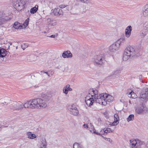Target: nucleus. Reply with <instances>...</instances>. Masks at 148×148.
<instances>
[{
  "instance_id": "nucleus-48",
  "label": "nucleus",
  "mask_w": 148,
  "mask_h": 148,
  "mask_svg": "<svg viewBox=\"0 0 148 148\" xmlns=\"http://www.w3.org/2000/svg\"><path fill=\"white\" fill-rule=\"evenodd\" d=\"M83 127H84L85 128H88V125H86L85 124H84V125H83Z\"/></svg>"
},
{
  "instance_id": "nucleus-19",
  "label": "nucleus",
  "mask_w": 148,
  "mask_h": 148,
  "mask_svg": "<svg viewBox=\"0 0 148 148\" xmlns=\"http://www.w3.org/2000/svg\"><path fill=\"white\" fill-rule=\"evenodd\" d=\"M136 142L135 148H141L142 145L145 144L144 142L141 141L139 139L136 140Z\"/></svg>"
},
{
  "instance_id": "nucleus-47",
  "label": "nucleus",
  "mask_w": 148,
  "mask_h": 148,
  "mask_svg": "<svg viewBox=\"0 0 148 148\" xmlns=\"http://www.w3.org/2000/svg\"><path fill=\"white\" fill-rule=\"evenodd\" d=\"M49 73H50V75H51V77L52 75L54 73V72L52 71H49Z\"/></svg>"
},
{
  "instance_id": "nucleus-11",
  "label": "nucleus",
  "mask_w": 148,
  "mask_h": 148,
  "mask_svg": "<svg viewBox=\"0 0 148 148\" xmlns=\"http://www.w3.org/2000/svg\"><path fill=\"white\" fill-rule=\"evenodd\" d=\"M140 97L144 99H148V88L143 89L140 94Z\"/></svg>"
},
{
  "instance_id": "nucleus-23",
  "label": "nucleus",
  "mask_w": 148,
  "mask_h": 148,
  "mask_svg": "<svg viewBox=\"0 0 148 148\" xmlns=\"http://www.w3.org/2000/svg\"><path fill=\"white\" fill-rule=\"evenodd\" d=\"M40 103V107L39 109L41 108H45L47 107V104L45 101H44L42 99H41V100Z\"/></svg>"
},
{
  "instance_id": "nucleus-35",
  "label": "nucleus",
  "mask_w": 148,
  "mask_h": 148,
  "mask_svg": "<svg viewBox=\"0 0 148 148\" xmlns=\"http://www.w3.org/2000/svg\"><path fill=\"white\" fill-rule=\"evenodd\" d=\"M144 27V30L147 31V32H148V22H146L145 23Z\"/></svg>"
},
{
  "instance_id": "nucleus-33",
  "label": "nucleus",
  "mask_w": 148,
  "mask_h": 148,
  "mask_svg": "<svg viewBox=\"0 0 148 148\" xmlns=\"http://www.w3.org/2000/svg\"><path fill=\"white\" fill-rule=\"evenodd\" d=\"M134 119V115L133 114H130L127 119V121L129 122L132 121Z\"/></svg>"
},
{
  "instance_id": "nucleus-24",
  "label": "nucleus",
  "mask_w": 148,
  "mask_h": 148,
  "mask_svg": "<svg viewBox=\"0 0 148 148\" xmlns=\"http://www.w3.org/2000/svg\"><path fill=\"white\" fill-rule=\"evenodd\" d=\"M125 41V39L124 38H120L117 40L116 42L120 47V46L123 44L124 43Z\"/></svg>"
},
{
  "instance_id": "nucleus-40",
  "label": "nucleus",
  "mask_w": 148,
  "mask_h": 148,
  "mask_svg": "<svg viewBox=\"0 0 148 148\" xmlns=\"http://www.w3.org/2000/svg\"><path fill=\"white\" fill-rule=\"evenodd\" d=\"M91 127H89V130L91 132H93V131H95V129L94 127L93 126H92L91 125Z\"/></svg>"
},
{
  "instance_id": "nucleus-6",
  "label": "nucleus",
  "mask_w": 148,
  "mask_h": 148,
  "mask_svg": "<svg viewBox=\"0 0 148 148\" xmlns=\"http://www.w3.org/2000/svg\"><path fill=\"white\" fill-rule=\"evenodd\" d=\"M25 2L24 0H16L13 2L14 7L18 11L21 10L25 6Z\"/></svg>"
},
{
  "instance_id": "nucleus-2",
  "label": "nucleus",
  "mask_w": 148,
  "mask_h": 148,
  "mask_svg": "<svg viewBox=\"0 0 148 148\" xmlns=\"http://www.w3.org/2000/svg\"><path fill=\"white\" fill-rule=\"evenodd\" d=\"M99 100H97L98 103L103 105H106L107 103V101L110 102L113 100L114 98L111 95H108L106 93H102L99 94L98 96Z\"/></svg>"
},
{
  "instance_id": "nucleus-45",
  "label": "nucleus",
  "mask_w": 148,
  "mask_h": 148,
  "mask_svg": "<svg viewBox=\"0 0 148 148\" xmlns=\"http://www.w3.org/2000/svg\"><path fill=\"white\" fill-rule=\"evenodd\" d=\"M106 140L110 143H111L112 141V140L110 138H106Z\"/></svg>"
},
{
  "instance_id": "nucleus-32",
  "label": "nucleus",
  "mask_w": 148,
  "mask_h": 148,
  "mask_svg": "<svg viewBox=\"0 0 148 148\" xmlns=\"http://www.w3.org/2000/svg\"><path fill=\"white\" fill-rule=\"evenodd\" d=\"M114 120L117 122H119V116L117 113L115 114L114 115Z\"/></svg>"
},
{
  "instance_id": "nucleus-43",
  "label": "nucleus",
  "mask_w": 148,
  "mask_h": 148,
  "mask_svg": "<svg viewBox=\"0 0 148 148\" xmlns=\"http://www.w3.org/2000/svg\"><path fill=\"white\" fill-rule=\"evenodd\" d=\"M66 6L64 5L61 4V5H60L59 7L60 8H65Z\"/></svg>"
},
{
  "instance_id": "nucleus-15",
  "label": "nucleus",
  "mask_w": 148,
  "mask_h": 148,
  "mask_svg": "<svg viewBox=\"0 0 148 148\" xmlns=\"http://www.w3.org/2000/svg\"><path fill=\"white\" fill-rule=\"evenodd\" d=\"M53 13L55 15L57 16H59L63 14L62 10L58 8H55L53 10Z\"/></svg>"
},
{
  "instance_id": "nucleus-34",
  "label": "nucleus",
  "mask_w": 148,
  "mask_h": 148,
  "mask_svg": "<svg viewBox=\"0 0 148 148\" xmlns=\"http://www.w3.org/2000/svg\"><path fill=\"white\" fill-rule=\"evenodd\" d=\"M73 148H82V147L77 143H75L73 145Z\"/></svg>"
},
{
  "instance_id": "nucleus-17",
  "label": "nucleus",
  "mask_w": 148,
  "mask_h": 148,
  "mask_svg": "<svg viewBox=\"0 0 148 148\" xmlns=\"http://www.w3.org/2000/svg\"><path fill=\"white\" fill-rule=\"evenodd\" d=\"M132 30V27L131 26L127 27L125 29V35L127 37H129L131 35V32Z\"/></svg>"
},
{
  "instance_id": "nucleus-50",
  "label": "nucleus",
  "mask_w": 148,
  "mask_h": 148,
  "mask_svg": "<svg viewBox=\"0 0 148 148\" xmlns=\"http://www.w3.org/2000/svg\"><path fill=\"white\" fill-rule=\"evenodd\" d=\"M108 123H109V125H110V126H113V125L112 124V122H108Z\"/></svg>"
},
{
  "instance_id": "nucleus-10",
  "label": "nucleus",
  "mask_w": 148,
  "mask_h": 148,
  "mask_svg": "<svg viewBox=\"0 0 148 148\" xmlns=\"http://www.w3.org/2000/svg\"><path fill=\"white\" fill-rule=\"evenodd\" d=\"M70 113L74 115H77L78 114V111L74 106H71L68 108Z\"/></svg>"
},
{
  "instance_id": "nucleus-14",
  "label": "nucleus",
  "mask_w": 148,
  "mask_h": 148,
  "mask_svg": "<svg viewBox=\"0 0 148 148\" xmlns=\"http://www.w3.org/2000/svg\"><path fill=\"white\" fill-rule=\"evenodd\" d=\"M62 56L64 58H70L73 57V55L70 51L67 50L64 51L62 53Z\"/></svg>"
},
{
  "instance_id": "nucleus-51",
  "label": "nucleus",
  "mask_w": 148,
  "mask_h": 148,
  "mask_svg": "<svg viewBox=\"0 0 148 148\" xmlns=\"http://www.w3.org/2000/svg\"><path fill=\"white\" fill-rule=\"evenodd\" d=\"M38 85H37V86L36 85H35V86H34V88H36L38 87Z\"/></svg>"
},
{
  "instance_id": "nucleus-27",
  "label": "nucleus",
  "mask_w": 148,
  "mask_h": 148,
  "mask_svg": "<svg viewBox=\"0 0 148 148\" xmlns=\"http://www.w3.org/2000/svg\"><path fill=\"white\" fill-rule=\"evenodd\" d=\"M27 137L31 139H33L36 137V135L34 134H32L31 132H28L27 133Z\"/></svg>"
},
{
  "instance_id": "nucleus-30",
  "label": "nucleus",
  "mask_w": 148,
  "mask_h": 148,
  "mask_svg": "<svg viewBox=\"0 0 148 148\" xmlns=\"http://www.w3.org/2000/svg\"><path fill=\"white\" fill-rule=\"evenodd\" d=\"M38 6L37 5H36L34 7L32 8L30 10V12L32 14H34L36 13L38 10Z\"/></svg>"
},
{
  "instance_id": "nucleus-8",
  "label": "nucleus",
  "mask_w": 148,
  "mask_h": 148,
  "mask_svg": "<svg viewBox=\"0 0 148 148\" xmlns=\"http://www.w3.org/2000/svg\"><path fill=\"white\" fill-rule=\"evenodd\" d=\"M120 47L115 42L110 46L109 50L111 53H114L116 51L118 50Z\"/></svg>"
},
{
  "instance_id": "nucleus-18",
  "label": "nucleus",
  "mask_w": 148,
  "mask_h": 148,
  "mask_svg": "<svg viewBox=\"0 0 148 148\" xmlns=\"http://www.w3.org/2000/svg\"><path fill=\"white\" fill-rule=\"evenodd\" d=\"M143 14L144 16L148 15V3L144 6L143 9Z\"/></svg>"
},
{
  "instance_id": "nucleus-52",
  "label": "nucleus",
  "mask_w": 148,
  "mask_h": 148,
  "mask_svg": "<svg viewBox=\"0 0 148 148\" xmlns=\"http://www.w3.org/2000/svg\"><path fill=\"white\" fill-rule=\"evenodd\" d=\"M129 102H130V101H129Z\"/></svg>"
},
{
  "instance_id": "nucleus-28",
  "label": "nucleus",
  "mask_w": 148,
  "mask_h": 148,
  "mask_svg": "<svg viewBox=\"0 0 148 148\" xmlns=\"http://www.w3.org/2000/svg\"><path fill=\"white\" fill-rule=\"evenodd\" d=\"M130 146L131 148H135L136 147V140H130Z\"/></svg>"
},
{
  "instance_id": "nucleus-26",
  "label": "nucleus",
  "mask_w": 148,
  "mask_h": 148,
  "mask_svg": "<svg viewBox=\"0 0 148 148\" xmlns=\"http://www.w3.org/2000/svg\"><path fill=\"white\" fill-rule=\"evenodd\" d=\"M7 51L4 49H0V57H3L7 54Z\"/></svg>"
},
{
  "instance_id": "nucleus-44",
  "label": "nucleus",
  "mask_w": 148,
  "mask_h": 148,
  "mask_svg": "<svg viewBox=\"0 0 148 148\" xmlns=\"http://www.w3.org/2000/svg\"><path fill=\"white\" fill-rule=\"evenodd\" d=\"M120 73V71H119L116 70L114 72L113 74L116 75L117 74H119Z\"/></svg>"
},
{
  "instance_id": "nucleus-36",
  "label": "nucleus",
  "mask_w": 148,
  "mask_h": 148,
  "mask_svg": "<svg viewBox=\"0 0 148 148\" xmlns=\"http://www.w3.org/2000/svg\"><path fill=\"white\" fill-rule=\"evenodd\" d=\"M148 33V32H147V31L144 30V29L143 32L140 34V35L142 37H144Z\"/></svg>"
},
{
  "instance_id": "nucleus-16",
  "label": "nucleus",
  "mask_w": 148,
  "mask_h": 148,
  "mask_svg": "<svg viewBox=\"0 0 148 148\" xmlns=\"http://www.w3.org/2000/svg\"><path fill=\"white\" fill-rule=\"evenodd\" d=\"M47 23L49 27H51L56 25V21L53 18H49L47 19Z\"/></svg>"
},
{
  "instance_id": "nucleus-20",
  "label": "nucleus",
  "mask_w": 148,
  "mask_h": 148,
  "mask_svg": "<svg viewBox=\"0 0 148 148\" xmlns=\"http://www.w3.org/2000/svg\"><path fill=\"white\" fill-rule=\"evenodd\" d=\"M6 19L4 18V15L3 13L0 11V25L3 24Z\"/></svg>"
},
{
  "instance_id": "nucleus-9",
  "label": "nucleus",
  "mask_w": 148,
  "mask_h": 148,
  "mask_svg": "<svg viewBox=\"0 0 148 148\" xmlns=\"http://www.w3.org/2000/svg\"><path fill=\"white\" fill-rule=\"evenodd\" d=\"M32 100H31L27 101L24 104L22 103V107L23 110L24 108H29L34 109V107L32 105Z\"/></svg>"
},
{
  "instance_id": "nucleus-39",
  "label": "nucleus",
  "mask_w": 148,
  "mask_h": 148,
  "mask_svg": "<svg viewBox=\"0 0 148 148\" xmlns=\"http://www.w3.org/2000/svg\"><path fill=\"white\" fill-rule=\"evenodd\" d=\"M28 46V44L27 43L23 44L21 45V47L23 50H24L26 47H27Z\"/></svg>"
},
{
  "instance_id": "nucleus-29",
  "label": "nucleus",
  "mask_w": 148,
  "mask_h": 148,
  "mask_svg": "<svg viewBox=\"0 0 148 148\" xmlns=\"http://www.w3.org/2000/svg\"><path fill=\"white\" fill-rule=\"evenodd\" d=\"M128 96L129 97L134 99L135 98L137 97L136 95L132 91L128 94Z\"/></svg>"
},
{
  "instance_id": "nucleus-13",
  "label": "nucleus",
  "mask_w": 148,
  "mask_h": 148,
  "mask_svg": "<svg viewBox=\"0 0 148 148\" xmlns=\"http://www.w3.org/2000/svg\"><path fill=\"white\" fill-rule=\"evenodd\" d=\"M32 104L34 107V108H39L40 107V103L41 100V99L38 98L34 99L32 100Z\"/></svg>"
},
{
  "instance_id": "nucleus-22",
  "label": "nucleus",
  "mask_w": 148,
  "mask_h": 148,
  "mask_svg": "<svg viewBox=\"0 0 148 148\" xmlns=\"http://www.w3.org/2000/svg\"><path fill=\"white\" fill-rule=\"evenodd\" d=\"M72 90V88H71L70 87V85L68 84L64 87L63 89V91L64 93H65L66 94H67L69 91H71Z\"/></svg>"
},
{
  "instance_id": "nucleus-4",
  "label": "nucleus",
  "mask_w": 148,
  "mask_h": 148,
  "mask_svg": "<svg viewBox=\"0 0 148 148\" xmlns=\"http://www.w3.org/2000/svg\"><path fill=\"white\" fill-rule=\"evenodd\" d=\"M136 113L139 115H143L148 112V109L143 103L140 104L135 107Z\"/></svg>"
},
{
  "instance_id": "nucleus-21",
  "label": "nucleus",
  "mask_w": 148,
  "mask_h": 148,
  "mask_svg": "<svg viewBox=\"0 0 148 148\" xmlns=\"http://www.w3.org/2000/svg\"><path fill=\"white\" fill-rule=\"evenodd\" d=\"M39 147L40 148H46V142L45 139H42L40 142Z\"/></svg>"
},
{
  "instance_id": "nucleus-7",
  "label": "nucleus",
  "mask_w": 148,
  "mask_h": 148,
  "mask_svg": "<svg viewBox=\"0 0 148 148\" xmlns=\"http://www.w3.org/2000/svg\"><path fill=\"white\" fill-rule=\"evenodd\" d=\"M22 103L20 102H14L9 106L10 109L13 111H19L23 110Z\"/></svg>"
},
{
  "instance_id": "nucleus-12",
  "label": "nucleus",
  "mask_w": 148,
  "mask_h": 148,
  "mask_svg": "<svg viewBox=\"0 0 148 148\" xmlns=\"http://www.w3.org/2000/svg\"><path fill=\"white\" fill-rule=\"evenodd\" d=\"M42 99L44 101H45L47 104L48 102H49L51 100V95L48 94H42L41 95Z\"/></svg>"
},
{
  "instance_id": "nucleus-46",
  "label": "nucleus",
  "mask_w": 148,
  "mask_h": 148,
  "mask_svg": "<svg viewBox=\"0 0 148 148\" xmlns=\"http://www.w3.org/2000/svg\"><path fill=\"white\" fill-rule=\"evenodd\" d=\"M49 37L51 38H54L56 37V35L55 34H53L49 36Z\"/></svg>"
},
{
  "instance_id": "nucleus-41",
  "label": "nucleus",
  "mask_w": 148,
  "mask_h": 148,
  "mask_svg": "<svg viewBox=\"0 0 148 148\" xmlns=\"http://www.w3.org/2000/svg\"><path fill=\"white\" fill-rule=\"evenodd\" d=\"M142 75H140L139 76V80L140 82H142V83H144V82L143 81L142 79ZM145 83H146L145 82Z\"/></svg>"
},
{
  "instance_id": "nucleus-25",
  "label": "nucleus",
  "mask_w": 148,
  "mask_h": 148,
  "mask_svg": "<svg viewBox=\"0 0 148 148\" xmlns=\"http://www.w3.org/2000/svg\"><path fill=\"white\" fill-rule=\"evenodd\" d=\"M13 27L16 29H21L23 28V26L21 25L18 22L14 23Z\"/></svg>"
},
{
  "instance_id": "nucleus-3",
  "label": "nucleus",
  "mask_w": 148,
  "mask_h": 148,
  "mask_svg": "<svg viewBox=\"0 0 148 148\" xmlns=\"http://www.w3.org/2000/svg\"><path fill=\"white\" fill-rule=\"evenodd\" d=\"M136 55V52L134 48L131 46L128 47L125 49L123 57V60H127L130 57H132Z\"/></svg>"
},
{
  "instance_id": "nucleus-31",
  "label": "nucleus",
  "mask_w": 148,
  "mask_h": 148,
  "mask_svg": "<svg viewBox=\"0 0 148 148\" xmlns=\"http://www.w3.org/2000/svg\"><path fill=\"white\" fill-rule=\"evenodd\" d=\"M40 73H41V75L42 77L45 76V74L47 75L49 77H51L50 74L49 73V71L48 72H45L44 71H40Z\"/></svg>"
},
{
  "instance_id": "nucleus-42",
  "label": "nucleus",
  "mask_w": 148,
  "mask_h": 148,
  "mask_svg": "<svg viewBox=\"0 0 148 148\" xmlns=\"http://www.w3.org/2000/svg\"><path fill=\"white\" fill-rule=\"evenodd\" d=\"M112 123L113 126H115L119 123V122H117L114 120V121L112 122Z\"/></svg>"
},
{
  "instance_id": "nucleus-5",
  "label": "nucleus",
  "mask_w": 148,
  "mask_h": 148,
  "mask_svg": "<svg viewBox=\"0 0 148 148\" xmlns=\"http://www.w3.org/2000/svg\"><path fill=\"white\" fill-rule=\"evenodd\" d=\"M92 62L96 65L103 64L105 62L104 55L99 54L94 56L92 59Z\"/></svg>"
},
{
  "instance_id": "nucleus-1",
  "label": "nucleus",
  "mask_w": 148,
  "mask_h": 148,
  "mask_svg": "<svg viewBox=\"0 0 148 148\" xmlns=\"http://www.w3.org/2000/svg\"><path fill=\"white\" fill-rule=\"evenodd\" d=\"M89 93L85 99V101L86 104L89 106L92 105L93 102L95 101L98 103L97 100H99L98 98V91L96 89H91L90 90Z\"/></svg>"
},
{
  "instance_id": "nucleus-38",
  "label": "nucleus",
  "mask_w": 148,
  "mask_h": 148,
  "mask_svg": "<svg viewBox=\"0 0 148 148\" xmlns=\"http://www.w3.org/2000/svg\"><path fill=\"white\" fill-rule=\"evenodd\" d=\"M29 18H27V19L25 21L24 24L23 25L24 26V28H25L27 27V26L28 25L29 23Z\"/></svg>"
},
{
  "instance_id": "nucleus-37",
  "label": "nucleus",
  "mask_w": 148,
  "mask_h": 148,
  "mask_svg": "<svg viewBox=\"0 0 148 148\" xmlns=\"http://www.w3.org/2000/svg\"><path fill=\"white\" fill-rule=\"evenodd\" d=\"M105 133H107L112 132L113 131L111 129L109 128H107L106 130H104Z\"/></svg>"
},
{
  "instance_id": "nucleus-49",
  "label": "nucleus",
  "mask_w": 148,
  "mask_h": 148,
  "mask_svg": "<svg viewBox=\"0 0 148 148\" xmlns=\"http://www.w3.org/2000/svg\"><path fill=\"white\" fill-rule=\"evenodd\" d=\"M93 132L98 135H99L100 134L99 133L96 132L95 130V131H93Z\"/></svg>"
}]
</instances>
